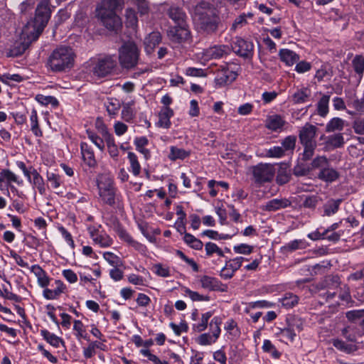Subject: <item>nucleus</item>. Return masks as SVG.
Here are the masks:
<instances>
[{"instance_id": "obj_1", "label": "nucleus", "mask_w": 364, "mask_h": 364, "mask_svg": "<svg viewBox=\"0 0 364 364\" xmlns=\"http://www.w3.org/2000/svg\"><path fill=\"white\" fill-rule=\"evenodd\" d=\"M123 0H102L96 9V15L109 31H117L122 27V20L117 14L122 9Z\"/></svg>"}, {"instance_id": "obj_2", "label": "nucleus", "mask_w": 364, "mask_h": 364, "mask_svg": "<svg viewBox=\"0 0 364 364\" xmlns=\"http://www.w3.org/2000/svg\"><path fill=\"white\" fill-rule=\"evenodd\" d=\"M97 189L100 198L103 203L119 210L123 208L122 196L111 178L100 176L97 179Z\"/></svg>"}, {"instance_id": "obj_3", "label": "nucleus", "mask_w": 364, "mask_h": 364, "mask_svg": "<svg viewBox=\"0 0 364 364\" xmlns=\"http://www.w3.org/2000/svg\"><path fill=\"white\" fill-rule=\"evenodd\" d=\"M75 58V54L70 47L59 46L50 55L47 65L53 72H63L73 66Z\"/></svg>"}, {"instance_id": "obj_4", "label": "nucleus", "mask_w": 364, "mask_h": 364, "mask_svg": "<svg viewBox=\"0 0 364 364\" xmlns=\"http://www.w3.org/2000/svg\"><path fill=\"white\" fill-rule=\"evenodd\" d=\"M318 129L309 123L305 124L299 131V137L304 146L303 160L308 161L314 155L317 146L316 136Z\"/></svg>"}, {"instance_id": "obj_5", "label": "nucleus", "mask_w": 364, "mask_h": 364, "mask_svg": "<svg viewBox=\"0 0 364 364\" xmlns=\"http://www.w3.org/2000/svg\"><path fill=\"white\" fill-rule=\"evenodd\" d=\"M51 7L50 0H41L37 5L36 14L33 22L35 33L33 37L36 40L48 23L51 16Z\"/></svg>"}, {"instance_id": "obj_6", "label": "nucleus", "mask_w": 364, "mask_h": 364, "mask_svg": "<svg viewBox=\"0 0 364 364\" xmlns=\"http://www.w3.org/2000/svg\"><path fill=\"white\" fill-rule=\"evenodd\" d=\"M116 65V61L112 57H105L90 60L87 69L93 76L103 77L109 74Z\"/></svg>"}, {"instance_id": "obj_7", "label": "nucleus", "mask_w": 364, "mask_h": 364, "mask_svg": "<svg viewBox=\"0 0 364 364\" xmlns=\"http://www.w3.org/2000/svg\"><path fill=\"white\" fill-rule=\"evenodd\" d=\"M250 171L253 181L259 185L271 182L276 172L274 165L268 163H259L252 166Z\"/></svg>"}, {"instance_id": "obj_8", "label": "nucleus", "mask_w": 364, "mask_h": 364, "mask_svg": "<svg viewBox=\"0 0 364 364\" xmlns=\"http://www.w3.org/2000/svg\"><path fill=\"white\" fill-rule=\"evenodd\" d=\"M139 50L134 42L124 43L119 49V59L122 67L131 68L137 63Z\"/></svg>"}, {"instance_id": "obj_9", "label": "nucleus", "mask_w": 364, "mask_h": 364, "mask_svg": "<svg viewBox=\"0 0 364 364\" xmlns=\"http://www.w3.org/2000/svg\"><path fill=\"white\" fill-rule=\"evenodd\" d=\"M222 323L221 318L215 316L212 318L210 323V327L212 334L204 333L198 336L196 338V342L200 346H210L215 343L220 335V324Z\"/></svg>"}, {"instance_id": "obj_10", "label": "nucleus", "mask_w": 364, "mask_h": 364, "mask_svg": "<svg viewBox=\"0 0 364 364\" xmlns=\"http://www.w3.org/2000/svg\"><path fill=\"white\" fill-rule=\"evenodd\" d=\"M16 183L18 186H22L23 181L15 173L9 168H3L0 171V190L1 191H6V196H9L8 186Z\"/></svg>"}, {"instance_id": "obj_11", "label": "nucleus", "mask_w": 364, "mask_h": 364, "mask_svg": "<svg viewBox=\"0 0 364 364\" xmlns=\"http://www.w3.org/2000/svg\"><path fill=\"white\" fill-rule=\"evenodd\" d=\"M88 232L90 238L95 245L102 248L111 247L113 244L112 238L105 231L100 230L95 227L88 228Z\"/></svg>"}, {"instance_id": "obj_12", "label": "nucleus", "mask_w": 364, "mask_h": 364, "mask_svg": "<svg viewBox=\"0 0 364 364\" xmlns=\"http://www.w3.org/2000/svg\"><path fill=\"white\" fill-rule=\"evenodd\" d=\"M169 39L173 42L181 43L190 37V31L186 23L177 24L167 31Z\"/></svg>"}, {"instance_id": "obj_13", "label": "nucleus", "mask_w": 364, "mask_h": 364, "mask_svg": "<svg viewBox=\"0 0 364 364\" xmlns=\"http://www.w3.org/2000/svg\"><path fill=\"white\" fill-rule=\"evenodd\" d=\"M232 48L237 55L244 58H252L254 53L253 43L242 38H236Z\"/></svg>"}, {"instance_id": "obj_14", "label": "nucleus", "mask_w": 364, "mask_h": 364, "mask_svg": "<svg viewBox=\"0 0 364 364\" xmlns=\"http://www.w3.org/2000/svg\"><path fill=\"white\" fill-rule=\"evenodd\" d=\"M247 260V259L243 257H237L226 261L225 266L220 271V277L225 279L232 278L235 272L242 266L243 261Z\"/></svg>"}, {"instance_id": "obj_15", "label": "nucleus", "mask_w": 364, "mask_h": 364, "mask_svg": "<svg viewBox=\"0 0 364 364\" xmlns=\"http://www.w3.org/2000/svg\"><path fill=\"white\" fill-rule=\"evenodd\" d=\"M230 53V49L225 45H215L205 49L203 52V56L206 60L219 59L228 55Z\"/></svg>"}, {"instance_id": "obj_16", "label": "nucleus", "mask_w": 364, "mask_h": 364, "mask_svg": "<svg viewBox=\"0 0 364 364\" xmlns=\"http://www.w3.org/2000/svg\"><path fill=\"white\" fill-rule=\"evenodd\" d=\"M116 232L121 240L126 242L128 245L132 247L136 250L139 252H144L145 246L141 244L140 242L135 240L129 232H127L125 229L122 228L121 226H118L116 228Z\"/></svg>"}, {"instance_id": "obj_17", "label": "nucleus", "mask_w": 364, "mask_h": 364, "mask_svg": "<svg viewBox=\"0 0 364 364\" xmlns=\"http://www.w3.org/2000/svg\"><path fill=\"white\" fill-rule=\"evenodd\" d=\"M236 73L228 68H223L218 71L215 82L216 85L221 87L230 84L236 78Z\"/></svg>"}, {"instance_id": "obj_18", "label": "nucleus", "mask_w": 364, "mask_h": 364, "mask_svg": "<svg viewBox=\"0 0 364 364\" xmlns=\"http://www.w3.org/2000/svg\"><path fill=\"white\" fill-rule=\"evenodd\" d=\"M165 107L162 109L161 113V127L168 128L171 126L169 119L173 115V112L171 109L168 107L172 102V99L168 95H164L161 100Z\"/></svg>"}, {"instance_id": "obj_19", "label": "nucleus", "mask_w": 364, "mask_h": 364, "mask_svg": "<svg viewBox=\"0 0 364 364\" xmlns=\"http://www.w3.org/2000/svg\"><path fill=\"white\" fill-rule=\"evenodd\" d=\"M347 105L350 108L346 109L349 115L364 114V98L350 97L347 100Z\"/></svg>"}, {"instance_id": "obj_20", "label": "nucleus", "mask_w": 364, "mask_h": 364, "mask_svg": "<svg viewBox=\"0 0 364 364\" xmlns=\"http://www.w3.org/2000/svg\"><path fill=\"white\" fill-rule=\"evenodd\" d=\"M202 288L209 291H225V286L216 278L204 275L200 279Z\"/></svg>"}, {"instance_id": "obj_21", "label": "nucleus", "mask_w": 364, "mask_h": 364, "mask_svg": "<svg viewBox=\"0 0 364 364\" xmlns=\"http://www.w3.org/2000/svg\"><path fill=\"white\" fill-rule=\"evenodd\" d=\"M290 205L291 202L287 198H274L262 205L261 209L264 211L273 212L289 207Z\"/></svg>"}, {"instance_id": "obj_22", "label": "nucleus", "mask_w": 364, "mask_h": 364, "mask_svg": "<svg viewBox=\"0 0 364 364\" xmlns=\"http://www.w3.org/2000/svg\"><path fill=\"white\" fill-rule=\"evenodd\" d=\"M55 288L50 289L47 287L44 288L43 296L48 300L58 299L60 296L64 293L66 287L61 280L55 281Z\"/></svg>"}, {"instance_id": "obj_23", "label": "nucleus", "mask_w": 364, "mask_h": 364, "mask_svg": "<svg viewBox=\"0 0 364 364\" xmlns=\"http://www.w3.org/2000/svg\"><path fill=\"white\" fill-rule=\"evenodd\" d=\"M102 136L107 144L108 152L113 159H117L119 156V150L115 144L113 136L108 132L107 128L102 126Z\"/></svg>"}, {"instance_id": "obj_24", "label": "nucleus", "mask_w": 364, "mask_h": 364, "mask_svg": "<svg viewBox=\"0 0 364 364\" xmlns=\"http://www.w3.org/2000/svg\"><path fill=\"white\" fill-rule=\"evenodd\" d=\"M30 269L31 272L36 277L38 284L41 287L46 288L49 285L50 279L41 266L38 264H34L31 267Z\"/></svg>"}, {"instance_id": "obj_25", "label": "nucleus", "mask_w": 364, "mask_h": 364, "mask_svg": "<svg viewBox=\"0 0 364 364\" xmlns=\"http://www.w3.org/2000/svg\"><path fill=\"white\" fill-rule=\"evenodd\" d=\"M81 154L84 162L90 167H95L97 161L92 149L85 142L80 144Z\"/></svg>"}, {"instance_id": "obj_26", "label": "nucleus", "mask_w": 364, "mask_h": 364, "mask_svg": "<svg viewBox=\"0 0 364 364\" xmlns=\"http://www.w3.org/2000/svg\"><path fill=\"white\" fill-rule=\"evenodd\" d=\"M285 124L286 121L284 117L279 114L270 115L265 121L266 127L274 132L282 129Z\"/></svg>"}, {"instance_id": "obj_27", "label": "nucleus", "mask_w": 364, "mask_h": 364, "mask_svg": "<svg viewBox=\"0 0 364 364\" xmlns=\"http://www.w3.org/2000/svg\"><path fill=\"white\" fill-rule=\"evenodd\" d=\"M339 177L338 172L328 165L320 170L318 178L325 182L331 183L335 181Z\"/></svg>"}, {"instance_id": "obj_28", "label": "nucleus", "mask_w": 364, "mask_h": 364, "mask_svg": "<svg viewBox=\"0 0 364 364\" xmlns=\"http://www.w3.org/2000/svg\"><path fill=\"white\" fill-rule=\"evenodd\" d=\"M341 202H342L341 199H330V200H328L323 205V213L322 216L330 217V216L336 214L339 209Z\"/></svg>"}, {"instance_id": "obj_29", "label": "nucleus", "mask_w": 364, "mask_h": 364, "mask_svg": "<svg viewBox=\"0 0 364 364\" xmlns=\"http://www.w3.org/2000/svg\"><path fill=\"white\" fill-rule=\"evenodd\" d=\"M281 60L287 65L291 66L299 60V56L294 51L289 49H282L279 51Z\"/></svg>"}, {"instance_id": "obj_30", "label": "nucleus", "mask_w": 364, "mask_h": 364, "mask_svg": "<svg viewBox=\"0 0 364 364\" xmlns=\"http://www.w3.org/2000/svg\"><path fill=\"white\" fill-rule=\"evenodd\" d=\"M31 183L38 189L41 195H45L46 193V188L43 177L36 170L33 169L31 172Z\"/></svg>"}, {"instance_id": "obj_31", "label": "nucleus", "mask_w": 364, "mask_h": 364, "mask_svg": "<svg viewBox=\"0 0 364 364\" xmlns=\"http://www.w3.org/2000/svg\"><path fill=\"white\" fill-rule=\"evenodd\" d=\"M104 105L109 115L112 117H115L121 108L120 101L114 97H107Z\"/></svg>"}, {"instance_id": "obj_32", "label": "nucleus", "mask_w": 364, "mask_h": 364, "mask_svg": "<svg viewBox=\"0 0 364 364\" xmlns=\"http://www.w3.org/2000/svg\"><path fill=\"white\" fill-rule=\"evenodd\" d=\"M168 14L169 17L177 24L184 23L186 22V16L183 10L178 6H171Z\"/></svg>"}, {"instance_id": "obj_33", "label": "nucleus", "mask_w": 364, "mask_h": 364, "mask_svg": "<svg viewBox=\"0 0 364 364\" xmlns=\"http://www.w3.org/2000/svg\"><path fill=\"white\" fill-rule=\"evenodd\" d=\"M287 325L289 327L292 332L296 335L304 329V321L303 320L297 316H291L286 319Z\"/></svg>"}, {"instance_id": "obj_34", "label": "nucleus", "mask_w": 364, "mask_h": 364, "mask_svg": "<svg viewBox=\"0 0 364 364\" xmlns=\"http://www.w3.org/2000/svg\"><path fill=\"white\" fill-rule=\"evenodd\" d=\"M73 329L77 340L80 341L81 339H84L85 341H89L88 333H87L85 326L81 321L74 320Z\"/></svg>"}, {"instance_id": "obj_35", "label": "nucleus", "mask_w": 364, "mask_h": 364, "mask_svg": "<svg viewBox=\"0 0 364 364\" xmlns=\"http://www.w3.org/2000/svg\"><path fill=\"white\" fill-rule=\"evenodd\" d=\"M134 144L136 146V149L144 154L146 159L150 157V151L146 148L149 144V140L146 136L136 137Z\"/></svg>"}, {"instance_id": "obj_36", "label": "nucleus", "mask_w": 364, "mask_h": 364, "mask_svg": "<svg viewBox=\"0 0 364 364\" xmlns=\"http://www.w3.org/2000/svg\"><path fill=\"white\" fill-rule=\"evenodd\" d=\"M41 335L50 345L55 348H58L60 343L64 344V341L61 338L57 336L53 333H50L46 329L41 330Z\"/></svg>"}, {"instance_id": "obj_37", "label": "nucleus", "mask_w": 364, "mask_h": 364, "mask_svg": "<svg viewBox=\"0 0 364 364\" xmlns=\"http://www.w3.org/2000/svg\"><path fill=\"white\" fill-rule=\"evenodd\" d=\"M311 91L306 87L297 90L291 96V100L295 104L304 103L310 97Z\"/></svg>"}, {"instance_id": "obj_38", "label": "nucleus", "mask_w": 364, "mask_h": 364, "mask_svg": "<svg viewBox=\"0 0 364 364\" xmlns=\"http://www.w3.org/2000/svg\"><path fill=\"white\" fill-rule=\"evenodd\" d=\"M30 122L31 130L33 132V134L37 137H41L43 136V132L40 128L37 111L35 109H33L31 110L30 114Z\"/></svg>"}, {"instance_id": "obj_39", "label": "nucleus", "mask_w": 364, "mask_h": 364, "mask_svg": "<svg viewBox=\"0 0 364 364\" xmlns=\"http://www.w3.org/2000/svg\"><path fill=\"white\" fill-rule=\"evenodd\" d=\"M330 101V96L327 95H323L321 98L318 100L317 103V114L322 117H325L328 112V104Z\"/></svg>"}, {"instance_id": "obj_40", "label": "nucleus", "mask_w": 364, "mask_h": 364, "mask_svg": "<svg viewBox=\"0 0 364 364\" xmlns=\"http://www.w3.org/2000/svg\"><path fill=\"white\" fill-rule=\"evenodd\" d=\"M183 294L185 296H188L193 301H210V296L203 295L197 291L191 290L186 287H183L181 289Z\"/></svg>"}, {"instance_id": "obj_41", "label": "nucleus", "mask_w": 364, "mask_h": 364, "mask_svg": "<svg viewBox=\"0 0 364 364\" xmlns=\"http://www.w3.org/2000/svg\"><path fill=\"white\" fill-rule=\"evenodd\" d=\"M253 14L251 12H248L247 14L242 13L240 16H238L235 21H233L231 30L236 31L238 28H241L245 25L247 24V18H252Z\"/></svg>"}, {"instance_id": "obj_42", "label": "nucleus", "mask_w": 364, "mask_h": 364, "mask_svg": "<svg viewBox=\"0 0 364 364\" xmlns=\"http://www.w3.org/2000/svg\"><path fill=\"white\" fill-rule=\"evenodd\" d=\"M202 28L208 33H214L218 28V18L213 16L212 18L202 19Z\"/></svg>"}, {"instance_id": "obj_43", "label": "nucleus", "mask_w": 364, "mask_h": 364, "mask_svg": "<svg viewBox=\"0 0 364 364\" xmlns=\"http://www.w3.org/2000/svg\"><path fill=\"white\" fill-rule=\"evenodd\" d=\"M276 336L279 338L282 341L293 342L296 338V333L291 331V328L287 325L284 328H279Z\"/></svg>"}, {"instance_id": "obj_44", "label": "nucleus", "mask_w": 364, "mask_h": 364, "mask_svg": "<svg viewBox=\"0 0 364 364\" xmlns=\"http://www.w3.org/2000/svg\"><path fill=\"white\" fill-rule=\"evenodd\" d=\"M127 158L130 164L129 171L132 172L134 176H138L141 173V165L139 162L138 157L134 153L129 152Z\"/></svg>"}, {"instance_id": "obj_45", "label": "nucleus", "mask_w": 364, "mask_h": 364, "mask_svg": "<svg viewBox=\"0 0 364 364\" xmlns=\"http://www.w3.org/2000/svg\"><path fill=\"white\" fill-rule=\"evenodd\" d=\"M282 306L286 309H291L296 306L299 302V297L293 293H286L282 298L280 299Z\"/></svg>"}, {"instance_id": "obj_46", "label": "nucleus", "mask_w": 364, "mask_h": 364, "mask_svg": "<svg viewBox=\"0 0 364 364\" xmlns=\"http://www.w3.org/2000/svg\"><path fill=\"white\" fill-rule=\"evenodd\" d=\"M145 49L148 53H151L154 48L159 44V36L157 33H150L149 37L144 41Z\"/></svg>"}, {"instance_id": "obj_47", "label": "nucleus", "mask_w": 364, "mask_h": 364, "mask_svg": "<svg viewBox=\"0 0 364 364\" xmlns=\"http://www.w3.org/2000/svg\"><path fill=\"white\" fill-rule=\"evenodd\" d=\"M183 241L186 245L196 250H201L203 247V242L190 233H185Z\"/></svg>"}, {"instance_id": "obj_48", "label": "nucleus", "mask_w": 364, "mask_h": 364, "mask_svg": "<svg viewBox=\"0 0 364 364\" xmlns=\"http://www.w3.org/2000/svg\"><path fill=\"white\" fill-rule=\"evenodd\" d=\"M344 127V120L339 117L331 119L326 124V131L333 132L335 131H341Z\"/></svg>"}, {"instance_id": "obj_49", "label": "nucleus", "mask_w": 364, "mask_h": 364, "mask_svg": "<svg viewBox=\"0 0 364 364\" xmlns=\"http://www.w3.org/2000/svg\"><path fill=\"white\" fill-rule=\"evenodd\" d=\"M190 155V152L186 151L183 149H180L176 146H171L168 158L171 161H176L177 159H184Z\"/></svg>"}, {"instance_id": "obj_50", "label": "nucleus", "mask_w": 364, "mask_h": 364, "mask_svg": "<svg viewBox=\"0 0 364 364\" xmlns=\"http://www.w3.org/2000/svg\"><path fill=\"white\" fill-rule=\"evenodd\" d=\"M213 314L210 311L203 314L200 321L198 323L193 325V329L196 332H202L205 331L208 326V320L212 316Z\"/></svg>"}, {"instance_id": "obj_51", "label": "nucleus", "mask_w": 364, "mask_h": 364, "mask_svg": "<svg viewBox=\"0 0 364 364\" xmlns=\"http://www.w3.org/2000/svg\"><path fill=\"white\" fill-rule=\"evenodd\" d=\"M46 178L48 183L50 184L53 189H58L63 183V180L59 174L53 172L47 171Z\"/></svg>"}, {"instance_id": "obj_52", "label": "nucleus", "mask_w": 364, "mask_h": 364, "mask_svg": "<svg viewBox=\"0 0 364 364\" xmlns=\"http://www.w3.org/2000/svg\"><path fill=\"white\" fill-rule=\"evenodd\" d=\"M306 247V242L302 240H292L285 245L282 249L284 252H291L299 249H304Z\"/></svg>"}, {"instance_id": "obj_53", "label": "nucleus", "mask_w": 364, "mask_h": 364, "mask_svg": "<svg viewBox=\"0 0 364 364\" xmlns=\"http://www.w3.org/2000/svg\"><path fill=\"white\" fill-rule=\"evenodd\" d=\"M352 65L355 72L362 77L364 73V56L355 55L352 60Z\"/></svg>"}, {"instance_id": "obj_54", "label": "nucleus", "mask_w": 364, "mask_h": 364, "mask_svg": "<svg viewBox=\"0 0 364 364\" xmlns=\"http://www.w3.org/2000/svg\"><path fill=\"white\" fill-rule=\"evenodd\" d=\"M87 137L100 150L104 151L105 149V139L100 137L97 134L91 130L86 131Z\"/></svg>"}, {"instance_id": "obj_55", "label": "nucleus", "mask_w": 364, "mask_h": 364, "mask_svg": "<svg viewBox=\"0 0 364 364\" xmlns=\"http://www.w3.org/2000/svg\"><path fill=\"white\" fill-rule=\"evenodd\" d=\"M126 26L130 28H134L138 23V18L136 12L132 9H127L125 11Z\"/></svg>"}, {"instance_id": "obj_56", "label": "nucleus", "mask_w": 364, "mask_h": 364, "mask_svg": "<svg viewBox=\"0 0 364 364\" xmlns=\"http://www.w3.org/2000/svg\"><path fill=\"white\" fill-rule=\"evenodd\" d=\"M326 143L333 148H339L344 144V138L342 134H336L328 137Z\"/></svg>"}, {"instance_id": "obj_57", "label": "nucleus", "mask_w": 364, "mask_h": 364, "mask_svg": "<svg viewBox=\"0 0 364 364\" xmlns=\"http://www.w3.org/2000/svg\"><path fill=\"white\" fill-rule=\"evenodd\" d=\"M291 178L290 171L286 168H281L277 173L276 181L279 185H283L289 181Z\"/></svg>"}, {"instance_id": "obj_58", "label": "nucleus", "mask_w": 364, "mask_h": 364, "mask_svg": "<svg viewBox=\"0 0 364 364\" xmlns=\"http://www.w3.org/2000/svg\"><path fill=\"white\" fill-rule=\"evenodd\" d=\"M205 250L208 257L212 256L213 254H217L220 257L224 256L223 250L215 243L211 242H208L205 245Z\"/></svg>"}, {"instance_id": "obj_59", "label": "nucleus", "mask_w": 364, "mask_h": 364, "mask_svg": "<svg viewBox=\"0 0 364 364\" xmlns=\"http://www.w3.org/2000/svg\"><path fill=\"white\" fill-rule=\"evenodd\" d=\"M177 214L179 215L180 216L178 217V220L175 223V227L178 232H180L181 234H183L185 235V233H187L186 232L185 224L186 214L183 212L181 209L177 210Z\"/></svg>"}, {"instance_id": "obj_60", "label": "nucleus", "mask_w": 364, "mask_h": 364, "mask_svg": "<svg viewBox=\"0 0 364 364\" xmlns=\"http://www.w3.org/2000/svg\"><path fill=\"white\" fill-rule=\"evenodd\" d=\"M36 100L43 105H51L53 107H57L59 104L58 100L53 96L37 95L36 97Z\"/></svg>"}, {"instance_id": "obj_61", "label": "nucleus", "mask_w": 364, "mask_h": 364, "mask_svg": "<svg viewBox=\"0 0 364 364\" xmlns=\"http://www.w3.org/2000/svg\"><path fill=\"white\" fill-rule=\"evenodd\" d=\"M121 117L123 120L127 122H132L134 118V113L131 106L129 104H126L123 106Z\"/></svg>"}, {"instance_id": "obj_62", "label": "nucleus", "mask_w": 364, "mask_h": 364, "mask_svg": "<svg viewBox=\"0 0 364 364\" xmlns=\"http://www.w3.org/2000/svg\"><path fill=\"white\" fill-rule=\"evenodd\" d=\"M328 159L325 156H318L314 158L311 164V168L321 170L328 165Z\"/></svg>"}, {"instance_id": "obj_63", "label": "nucleus", "mask_w": 364, "mask_h": 364, "mask_svg": "<svg viewBox=\"0 0 364 364\" xmlns=\"http://www.w3.org/2000/svg\"><path fill=\"white\" fill-rule=\"evenodd\" d=\"M296 137L293 135L285 137L282 141V146L284 151H292L295 148Z\"/></svg>"}, {"instance_id": "obj_64", "label": "nucleus", "mask_w": 364, "mask_h": 364, "mask_svg": "<svg viewBox=\"0 0 364 364\" xmlns=\"http://www.w3.org/2000/svg\"><path fill=\"white\" fill-rule=\"evenodd\" d=\"M284 154V150L282 147L273 146L265 151L264 156L269 158H281Z\"/></svg>"}]
</instances>
